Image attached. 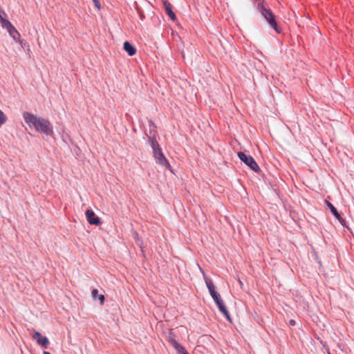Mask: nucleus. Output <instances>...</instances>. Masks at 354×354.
<instances>
[{
  "mask_svg": "<svg viewBox=\"0 0 354 354\" xmlns=\"http://www.w3.org/2000/svg\"><path fill=\"white\" fill-rule=\"evenodd\" d=\"M23 117L30 128H34L37 132L46 136H52L53 134V126L48 120L37 117L28 112L24 113Z\"/></svg>",
  "mask_w": 354,
  "mask_h": 354,
  "instance_id": "obj_1",
  "label": "nucleus"
},
{
  "mask_svg": "<svg viewBox=\"0 0 354 354\" xmlns=\"http://www.w3.org/2000/svg\"><path fill=\"white\" fill-rule=\"evenodd\" d=\"M173 347L176 349L178 354H188L186 349L178 342H173Z\"/></svg>",
  "mask_w": 354,
  "mask_h": 354,
  "instance_id": "obj_12",
  "label": "nucleus"
},
{
  "mask_svg": "<svg viewBox=\"0 0 354 354\" xmlns=\"http://www.w3.org/2000/svg\"><path fill=\"white\" fill-rule=\"evenodd\" d=\"M290 324L291 325H295V321H294V320H290Z\"/></svg>",
  "mask_w": 354,
  "mask_h": 354,
  "instance_id": "obj_18",
  "label": "nucleus"
},
{
  "mask_svg": "<svg viewBox=\"0 0 354 354\" xmlns=\"http://www.w3.org/2000/svg\"><path fill=\"white\" fill-rule=\"evenodd\" d=\"M201 272H202L206 286L209 290L210 295L218 306L219 310L225 315V317L230 320L229 312L226 309L223 300L221 298L220 295L215 290V286L214 285L212 280L205 274L201 268L199 267Z\"/></svg>",
  "mask_w": 354,
  "mask_h": 354,
  "instance_id": "obj_2",
  "label": "nucleus"
},
{
  "mask_svg": "<svg viewBox=\"0 0 354 354\" xmlns=\"http://www.w3.org/2000/svg\"><path fill=\"white\" fill-rule=\"evenodd\" d=\"M164 7H165V12L167 14V15L170 17V19L171 20L175 21L176 19V17L175 13L172 11L171 5L169 3L165 2Z\"/></svg>",
  "mask_w": 354,
  "mask_h": 354,
  "instance_id": "obj_10",
  "label": "nucleus"
},
{
  "mask_svg": "<svg viewBox=\"0 0 354 354\" xmlns=\"http://www.w3.org/2000/svg\"><path fill=\"white\" fill-rule=\"evenodd\" d=\"M237 155L240 160L247 166H248L252 171L255 172H259L260 171L259 167L251 156L247 155L242 151L238 152Z\"/></svg>",
  "mask_w": 354,
  "mask_h": 354,
  "instance_id": "obj_5",
  "label": "nucleus"
},
{
  "mask_svg": "<svg viewBox=\"0 0 354 354\" xmlns=\"http://www.w3.org/2000/svg\"><path fill=\"white\" fill-rule=\"evenodd\" d=\"M259 10L261 14L263 15L264 19L267 21L269 25L277 32L280 33L281 32V29L279 26H278L275 16L272 12L270 9H268L265 8L263 4H259Z\"/></svg>",
  "mask_w": 354,
  "mask_h": 354,
  "instance_id": "obj_4",
  "label": "nucleus"
},
{
  "mask_svg": "<svg viewBox=\"0 0 354 354\" xmlns=\"http://www.w3.org/2000/svg\"><path fill=\"white\" fill-rule=\"evenodd\" d=\"M124 50L127 53L129 56H133L136 53V48L131 45L129 41H125L123 44Z\"/></svg>",
  "mask_w": 354,
  "mask_h": 354,
  "instance_id": "obj_9",
  "label": "nucleus"
},
{
  "mask_svg": "<svg viewBox=\"0 0 354 354\" xmlns=\"http://www.w3.org/2000/svg\"><path fill=\"white\" fill-rule=\"evenodd\" d=\"M86 216L88 222L91 225H98L100 223L99 217L96 216L95 212L91 209L86 212Z\"/></svg>",
  "mask_w": 354,
  "mask_h": 354,
  "instance_id": "obj_7",
  "label": "nucleus"
},
{
  "mask_svg": "<svg viewBox=\"0 0 354 354\" xmlns=\"http://www.w3.org/2000/svg\"><path fill=\"white\" fill-rule=\"evenodd\" d=\"M98 299L100 301L101 304H102L104 301V296L103 295H98Z\"/></svg>",
  "mask_w": 354,
  "mask_h": 354,
  "instance_id": "obj_16",
  "label": "nucleus"
},
{
  "mask_svg": "<svg viewBox=\"0 0 354 354\" xmlns=\"http://www.w3.org/2000/svg\"><path fill=\"white\" fill-rule=\"evenodd\" d=\"M98 294V290L97 289H94L93 291H92V296L93 297H95L97 296V295Z\"/></svg>",
  "mask_w": 354,
  "mask_h": 354,
  "instance_id": "obj_17",
  "label": "nucleus"
},
{
  "mask_svg": "<svg viewBox=\"0 0 354 354\" xmlns=\"http://www.w3.org/2000/svg\"><path fill=\"white\" fill-rule=\"evenodd\" d=\"M168 342L171 344V345L173 346V342H177L174 338L172 337L171 334H170L167 337Z\"/></svg>",
  "mask_w": 354,
  "mask_h": 354,
  "instance_id": "obj_14",
  "label": "nucleus"
},
{
  "mask_svg": "<svg viewBox=\"0 0 354 354\" xmlns=\"http://www.w3.org/2000/svg\"><path fill=\"white\" fill-rule=\"evenodd\" d=\"M327 205L331 210V212L335 216V218L342 223L344 222V220L342 218V217L340 216V214L338 213L336 208L329 202H327Z\"/></svg>",
  "mask_w": 354,
  "mask_h": 354,
  "instance_id": "obj_11",
  "label": "nucleus"
},
{
  "mask_svg": "<svg viewBox=\"0 0 354 354\" xmlns=\"http://www.w3.org/2000/svg\"><path fill=\"white\" fill-rule=\"evenodd\" d=\"M44 354H51L50 353L48 352V351H44Z\"/></svg>",
  "mask_w": 354,
  "mask_h": 354,
  "instance_id": "obj_19",
  "label": "nucleus"
},
{
  "mask_svg": "<svg viewBox=\"0 0 354 354\" xmlns=\"http://www.w3.org/2000/svg\"><path fill=\"white\" fill-rule=\"evenodd\" d=\"M32 337L41 346L46 347L49 344V341L47 337H42L40 333L35 331L32 335Z\"/></svg>",
  "mask_w": 354,
  "mask_h": 354,
  "instance_id": "obj_8",
  "label": "nucleus"
},
{
  "mask_svg": "<svg viewBox=\"0 0 354 354\" xmlns=\"http://www.w3.org/2000/svg\"><path fill=\"white\" fill-rule=\"evenodd\" d=\"M93 3H94L95 6L98 10H100V8H101L100 1H99V0H93Z\"/></svg>",
  "mask_w": 354,
  "mask_h": 354,
  "instance_id": "obj_15",
  "label": "nucleus"
},
{
  "mask_svg": "<svg viewBox=\"0 0 354 354\" xmlns=\"http://www.w3.org/2000/svg\"><path fill=\"white\" fill-rule=\"evenodd\" d=\"M7 119L6 114L0 109V127L6 122Z\"/></svg>",
  "mask_w": 354,
  "mask_h": 354,
  "instance_id": "obj_13",
  "label": "nucleus"
},
{
  "mask_svg": "<svg viewBox=\"0 0 354 354\" xmlns=\"http://www.w3.org/2000/svg\"><path fill=\"white\" fill-rule=\"evenodd\" d=\"M6 28L9 32L10 35L17 41H19V33L17 30V29L12 25V24L8 21L6 22V24L3 26Z\"/></svg>",
  "mask_w": 354,
  "mask_h": 354,
  "instance_id": "obj_6",
  "label": "nucleus"
},
{
  "mask_svg": "<svg viewBox=\"0 0 354 354\" xmlns=\"http://www.w3.org/2000/svg\"><path fill=\"white\" fill-rule=\"evenodd\" d=\"M149 140L153 149V156L156 159V162L160 165L165 167L167 169H170L171 166L168 160L162 153V150L157 140L153 138H149Z\"/></svg>",
  "mask_w": 354,
  "mask_h": 354,
  "instance_id": "obj_3",
  "label": "nucleus"
}]
</instances>
